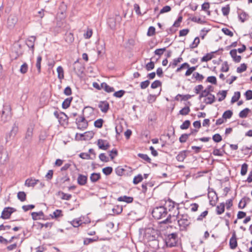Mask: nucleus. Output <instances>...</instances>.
I'll list each match as a JSON object with an SVG mask.
<instances>
[{
  "instance_id": "obj_54",
  "label": "nucleus",
  "mask_w": 252,
  "mask_h": 252,
  "mask_svg": "<svg viewBox=\"0 0 252 252\" xmlns=\"http://www.w3.org/2000/svg\"><path fill=\"white\" fill-rule=\"evenodd\" d=\"M206 82L210 83L212 84L216 85L217 84V78L214 76H211L207 77Z\"/></svg>"
},
{
  "instance_id": "obj_31",
  "label": "nucleus",
  "mask_w": 252,
  "mask_h": 252,
  "mask_svg": "<svg viewBox=\"0 0 252 252\" xmlns=\"http://www.w3.org/2000/svg\"><path fill=\"white\" fill-rule=\"evenodd\" d=\"M251 112V110L248 108H246L241 111L239 114V116L241 118H244L247 117L249 113Z\"/></svg>"
},
{
  "instance_id": "obj_21",
  "label": "nucleus",
  "mask_w": 252,
  "mask_h": 252,
  "mask_svg": "<svg viewBox=\"0 0 252 252\" xmlns=\"http://www.w3.org/2000/svg\"><path fill=\"white\" fill-rule=\"evenodd\" d=\"M229 246L231 249H235L236 248V236L235 232L233 233L232 237L230 240Z\"/></svg>"
},
{
  "instance_id": "obj_22",
  "label": "nucleus",
  "mask_w": 252,
  "mask_h": 252,
  "mask_svg": "<svg viewBox=\"0 0 252 252\" xmlns=\"http://www.w3.org/2000/svg\"><path fill=\"white\" fill-rule=\"evenodd\" d=\"M17 22V19L15 16H10L7 20L8 26L10 28L13 27Z\"/></svg>"
},
{
  "instance_id": "obj_6",
  "label": "nucleus",
  "mask_w": 252,
  "mask_h": 252,
  "mask_svg": "<svg viewBox=\"0 0 252 252\" xmlns=\"http://www.w3.org/2000/svg\"><path fill=\"white\" fill-rule=\"evenodd\" d=\"M12 114L11 112V108L10 105L5 104L3 105V109L2 111L1 117L3 118H5V120L4 122H5L8 120H9L11 117Z\"/></svg>"
},
{
  "instance_id": "obj_10",
  "label": "nucleus",
  "mask_w": 252,
  "mask_h": 252,
  "mask_svg": "<svg viewBox=\"0 0 252 252\" xmlns=\"http://www.w3.org/2000/svg\"><path fill=\"white\" fill-rule=\"evenodd\" d=\"M98 148L103 150H107L110 147L109 143L106 140L102 139H99L96 143Z\"/></svg>"
},
{
  "instance_id": "obj_24",
  "label": "nucleus",
  "mask_w": 252,
  "mask_h": 252,
  "mask_svg": "<svg viewBox=\"0 0 252 252\" xmlns=\"http://www.w3.org/2000/svg\"><path fill=\"white\" fill-rule=\"evenodd\" d=\"M90 180L92 183H95L101 178V175L99 173H93L90 176Z\"/></svg>"
},
{
  "instance_id": "obj_56",
  "label": "nucleus",
  "mask_w": 252,
  "mask_h": 252,
  "mask_svg": "<svg viewBox=\"0 0 252 252\" xmlns=\"http://www.w3.org/2000/svg\"><path fill=\"white\" fill-rule=\"evenodd\" d=\"M189 137V134L188 133H185L181 135V136L179 138V141L181 143H185Z\"/></svg>"
},
{
  "instance_id": "obj_62",
  "label": "nucleus",
  "mask_w": 252,
  "mask_h": 252,
  "mask_svg": "<svg viewBox=\"0 0 252 252\" xmlns=\"http://www.w3.org/2000/svg\"><path fill=\"white\" fill-rule=\"evenodd\" d=\"M28 69V64L27 63H25L21 66V67L20 69V71L21 73L25 74L27 72Z\"/></svg>"
},
{
  "instance_id": "obj_59",
  "label": "nucleus",
  "mask_w": 252,
  "mask_h": 252,
  "mask_svg": "<svg viewBox=\"0 0 252 252\" xmlns=\"http://www.w3.org/2000/svg\"><path fill=\"white\" fill-rule=\"evenodd\" d=\"M217 94H220L221 95V97L218 98L219 101H221L226 97L227 94V91L224 90L222 91H219Z\"/></svg>"
},
{
  "instance_id": "obj_41",
  "label": "nucleus",
  "mask_w": 252,
  "mask_h": 252,
  "mask_svg": "<svg viewBox=\"0 0 252 252\" xmlns=\"http://www.w3.org/2000/svg\"><path fill=\"white\" fill-rule=\"evenodd\" d=\"M198 66V65H196V66H192V67H190L189 66V67H187L188 68V69L185 73V76H189L190 75H191L192 73V72L196 69Z\"/></svg>"
},
{
  "instance_id": "obj_40",
  "label": "nucleus",
  "mask_w": 252,
  "mask_h": 252,
  "mask_svg": "<svg viewBox=\"0 0 252 252\" xmlns=\"http://www.w3.org/2000/svg\"><path fill=\"white\" fill-rule=\"evenodd\" d=\"M143 179V177H142V175L139 174L134 177L133 180V183L134 185H137L138 183L142 182Z\"/></svg>"
},
{
  "instance_id": "obj_33",
  "label": "nucleus",
  "mask_w": 252,
  "mask_h": 252,
  "mask_svg": "<svg viewBox=\"0 0 252 252\" xmlns=\"http://www.w3.org/2000/svg\"><path fill=\"white\" fill-rule=\"evenodd\" d=\"M65 40L68 43H72L74 41V36L71 32L66 33Z\"/></svg>"
},
{
  "instance_id": "obj_51",
  "label": "nucleus",
  "mask_w": 252,
  "mask_h": 252,
  "mask_svg": "<svg viewBox=\"0 0 252 252\" xmlns=\"http://www.w3.org/2000/svg\"><path fill=\"white\" fill-rule=\"evenodd\" d=\"M57 71L58 72L59 79H63L64 77L63 68L61 66H59L58 67V68L57 69Z\"/></svg>"
},
{
  "instance_id": "obj_11",
  "label": "nucleus",
  "mask_w": 252,
  "mask_h": 252,
  "mask_svg": "<svg viewBox=\"0 0 252 252\" xmlns=\"http://www.w3.org/2000/svg\"><path fill=\"white\" fill-rule=\"evenodd\" d=\"M208 197L209 199V203L212 206H215L217 200L218 199L217 195L215 191H209Z\"/></svg>"
},
{
  "instance_id": "obj_34",
  "label": "nucleus",
  "mask_w": 252,
  "mask_h": 252,
  "mask_svg": "<svg viewBox=\"0 0 252 252\" xmlns=\"http://www.w3.org/2000/svg\"><path fill=\"white\" fill-rule=\"evenodd\" d=\"M225 205L224 203H221L216 208L217 213L218 215H220L224 211Z\"/></svg>"
},
{
  "instance_id": "obj_32",
  "label": "nucleus",
  "mask_w": 252,
  "mask_h": 252,
  "mask_svg": "<svg viewBox=\"0 0 252 252\" xmlns=\"http://www.w3.org/2000/svg\"><path fill=\"white\" fill-rule=\"evenodd\" d=\"M108 24L112 30H115L116 27V20L114 18H109L108 21Z\"/></svg>"
},
{
  "instance_id": "obj_23",
  "label": "nucleus",
  "mask_w": 252,
  "mask_h": 252,
  "mask_svg": "<svg viewBox=\"0 0 252 252\" xmlns=\"http://www.w3.org/2000/svg\"><path fill=\"white\" fill-rule=\"evenodd\" d=\"M250 201L251 199L249 197H245L243 198L238 204V207L240 209H243L246 206L247 203Z\"/></svg>"
},
{
  "instance_id": "obj_15",
  "label": "nucleus",
  "mask_w": 252,
  "mask_h": 252,
  "mask_svg": "<svg viewBox=\"0 0 252 252\" xmlns=\"http://www.w3.org/2000/svg\"><path fill=\"white\" fill-rule=\"evenodd\" d=\"M68 117L67 115L64 112H60V116L58 119L59 123L61 125H64V124L68 123Z\"/></svg>"
},
{
  "instance_id": "obj_60",
  "label": "nucleus",
  "mask_w": 252,
  "mask_h": 252,
  "mask_svg": "<svg viewBox=\"0 0 252 252\" xmlns=\"http://www.w3.org/2000/svg\"><path fill=\"white\" fill-rule=\"evenodd\" d=\"M156 33V29L154 27L151 26L149 28L147 35L149 36H152Z\"/></svg>"
},
{
  "instance_id": "obj_19",
  "label": "nucleus",
  "mask_w": 252,
  "mask_h": 252,
  "mask_svg": "<svg viewBox=\"0 0 252 252\" xmlns=\"http://www.w3.org/2000/svg\"><path fill=\"white\" fill-rule=\"evenodd\" d=\"M67 9V6L64 2H62L59 6L58 14H61L62 15V17L64 16V14L65 13Z\"/></svg>"
},
{
  "instance_id": "obj_14",
  "label": "nucleus",
  "mask_w": 252,
  "mask_h": 252,
  "mask_svg": "<svg viewBox=\"0 0 252 252\" xmlns=\"http://www.w3.org/2000/svg\"><path fill=\"white\" fill-rule=\"evenodd\" d=\"M35 40V36H31L26 40V45L28 46L29 48L32 49V52L34 51V42Z\"/></svg>"
},
{
  "instance_id": "obj_9",
  "label": "nucleus",
  "mask_w": 252,
  "mask_h": 252,
  "mask_svg": "<svg viewBox=\"0 0 252 252\" xmlns=\"http://www.w3.org/2000/svg\"><path fill=\"white\" fill-rule=\"evenodd\" d=\"M8 152L3 146H0V163L2 164H5L8 160Z\"/></svg>"
},
{
  "instance_id": "obj_48",
  "label": "nucleus",
  "mask_w": 252,
  "mask_h": 252,
  "mask_svg": "<svg viewBox=\"0 0 252 252\" xmlns=\"http://www.w3.org/2000/svg\"><path fill=\"white\" fill-rule=\"evenodd\" d=\"M248 168V165L246 163H244L242 165L240 172L241 175L242 176H244L247 174Z\"/></svg>"
},
{
  "instance_id": "obj_27",
  "label": "nucleus",
  "mask_w": 252,
  "mask_h": 252,
  "mask_svg": "<svg viewBox=\"0 0 252 252\" xmlns=\"http://www.w3.org/2000/svg\"><path fill=\"white\" fill-rule=\"evenodd\" d=\"M101 88L103 89L107 93H111L114 92L115 90L113 87L109 86L106 83L103 82L101 84Z\"/></svg>"
},
{
  "instance_id": "obj_4",
  "label": "nucleus",
  "mask_w": 252,
  "mask_h": 252,
  "mask_svg": "<svg viewBox=\"0 0 252 252\" xmlns=\"http://www.w3.org/2000/svg\"><path fill=\"white\" fill-rule=\"evenodd\" d=\"M86 108L87 107H85L84 109L82 110V116H79L75 120V123L77 125V127L78 129L80 130H83L86 129L88 126V122L86 120L85 116L84 115V109Z\"/></svg>"
},
{
  "instance_id": "obj_8",
  "label": "nucleus",
  "mask_w": 252,
  "mask_h": 252,
  "mask_svg": "<svg viewBox=\"0 0 252 252\" xmlns=\"http://www.w3.org/2000/svg\"><path fill=\"white\" fill-rule=\"evenodd\" d=\"M16 211V210L12 207H5L2 211L0 218L4 220L8 219L10 218L11 214Z\"/></svg>"
},
{
  "instance_id": "obj_20",
  "label": "nucleus",
  "mask_w": 252,
  "mask_h": 252,
  "mask_svg": "<svg viewBox=\"0 0 252 252\" xmlns=\"http://www.w3.org/2000/svg\"><path fill=\"white\" fill-rule=\"evenodd\" d=\"M117 200L119 201H123L127 203H130L133 202V198L132 197L124 195L118 197Z\"/></svg>"
},
{
  "instance_id": "obj_7",
  "label": "nucleus",
  "mask_w": 252,
  "mask_h": 252,
  "mask_svg": "<svg viewBox=\"0 0 252 252\" xmlns=\"http://www.w3.org/2000/svg\"><path fill=\"white\" fill-rule=\"evenodd\" d=\"M189 219H182L181 220H176L177 221L178 226L179 227V230L180 231H187L188 227L191 224Z\"/></svg>"
},
{
  "instance_id": "obj_16",
  "label": "nucleus",
  "mask_w": 252,
  "mask_h": 252,
  "mask_svg": "<svg viewBox=\"0 0 252 252\" xmlns=\"http://www.w3.org/2000/svg\"><path fill=\"white\" fill-rule=\"evenodd\" d=\"M218 51H216L214 52H211L210 53L206 54V55L204 56L201 59V62H207L209 61H210L214 58V54L217 53Z\"/></svg>"
},
{
  "instance_id": "obj_39",
  "label": "nucleus",
  "mask_w": 252,
  "mask_h": 252,
  "mask_svg": "<svg viewBox=\"0 0 252 252\" xmlns=\"http://www.w3.org/2000/svg\"><path fill=\"white\" fill-rule=\"evenodd\" d=\"M17 197L21 201H25L26 200V193L24 191H19L17 193Z\"/></svg>"
},
{
  "instance_id": "obj_35",
  "label": "nucleus",
  "mask_w": 252,
  "mask_h": 252,
  "mask_svg": "<svg viewBox=\"0 0 252 252\" xmlns=\"http://www.w3.org/2000/svg\"><path fill=\"white\" fill-rule=\"evenodd\" d=\"M192 77L195 78L196 80L199 82H202L204 78V77L203 75L197 72H194L193 73Z\"/></svg>"
},
{
  "instance_id": "obj_45",
  "label": "nucleus",
  "mask_w": 252,
  "mask_h": 252,
  "mask_svg": "<svg viewBox=\"0 0 252 252\" xmlns=\"http://www.w3.org/2000/svg\"><path fill=\"white\" fill-rule=\"evenodd\" d=\"M138 157L141 158L142 159H143V160L146 161L148 163H151V159L149 157V156L146 155V154H141V153H139L138 155H137Z\"/></svg>"
},
{
  "instance_id": "obj_5",
  "label": "nucleus",
  "mask_w": 252,
  "mask_h": 252,
  "mask_svg": "<svg viewBox=\"0 0 252 252\" xmlns=\"http://www.w3.org/2000/svg\"><path fill=\"white\" fill-rule=\"evenodd\" d=\"M145 237L147 240L148 242L156 240L158 237V231L153 228L147 229L146 230Z\"/></svg>"
},
{
  "instance_id": "obj_47",
  "label": "nucleus",
  "mask_w": 252,
  "mask_h": 252,
  "mask_svg": "<svg viewBox=\"0 0 252 252\" xmlns=\"http://www.w3.org/2000/svg\"><path fill=\"white\" fill-rule=\"evenodd\" d=\"M102 172L105 175L108 176L110 175L113 172V168L112 167L108 166L102 169Z\"/></svg>"
},
{
  "instance_id": "obj_58",
  "label": "nucleus",
  "mask_w": 252,
  "mask_h": 252,
  "mask_svg": "<svg viewBox=\"0 0 252 252\" xmlns=\"http://www.w3.org/2000/svg\"><path fill=\"white\" fill-rule=\"evenodd\" d=\"M162 85V83L159 80H155V81H154L152 84H151V87L152 89H156L159 87H161Z\"/></svg>"
},
{
  "instance_id": "obj_46",
  "label": "nucleus",
  "mask_w": 252,
  "mask_h": 252,
  "mask_svg": "<svg viewBox=\"0 0 252 252\" xmlns=\"http://www.w3.org/2000/svg\"><path fill=\"white\" fill-rule=\"evenodd\" d=\"M42 61V57L38 56L37 58L36 67L37 68L38 73L39 74L41 72V62Z\"/></svg>"
},
{
  "instance_id": "obj_52",
  "label": "nucleus",
  "mask_w": 252,
  "mask_h": 252,
  "mask_svg": "<svg viewBox=\"0 0 252 252\" xmlns=\"http://www.w3.org/2000/svg\"><path fill=\"white\" fill-rule=\"evenodd\" d=\"M118 155V152L116 149H113L111 151H109V156H110L111 160H113L115 157L117 156Z\"/></svg>"
},
{
  "instance_id": "obj_36",
  "label": "nucleus",
  "mask_w": 252,
  "mask_h": 252,
  "mask_svg": "<svg viewBox=\"0 0 252 252\" xmlns=\"http://www.w3.org/2000/svg\"><path fill=\"white\" fill-rule=\"evenodd\" d=\"M190 111L189 106H186L180 110L179 114L182 115H187L189 114Z\"/></svg>"
},
{
  "instance_id": "obj_50",
  "label": "nucleus",
  "mask_w": 252,
  "mask_h": 252,
  "mask_svg": "<svg viewBox=\"0 0 252 252\" xmlns=\"http://www.w3.org/2000/svg\"><path fill=\"white\" fill-rule=\"evenodd\" d=\"M200 43V39L198 37H196L194 39L193 42L189 45L191 49H193L197 47Z\"/></svg>"
},
{
  "instance_id": "obj_49",
  "label": "nucleus",
  "mask_w": 252,
  "mask_h": 252,
  "mask_svg": "<svg viewBox=\"0 0 252 252\" xmlns=\"http://www.w3.org/2000/svg\"><path fill=\"white\" fill-rule=\"evenodd\" d=\"M233 115V112L231 110H228L225 111L222 114V117L223 119L226 120L230 119Z\"/></svg>"
},
{
  "instance_id": "obj_61",
  "label": "nucleus",
  "mask_w": 252,
  "mask_h": 252,
  "mask_svg": "<svg viewBox=\"0 0 252 252\" xmlns=\"http://www.w3.org/2000/svg\"><path fill=\"white\" fill-rule=\"evenodd\" d=\"M190 125V122L189 120H186L182 125L180 126V128L181 129H187Z\"/></svg>"
},
{
  "instance_id": "obj_29",
  "label": "nucleus",
  "mask_w": 252,
  "mask_h": 252,
  "mask_svg": "<svg viewBox=\"0 0 252 252\" xmlns=\"http://www.w3.org/2000/svg\"><path fill=\"white\" fill-rule=\"evenodd\" d=\"M148 243L149 246L154 250H157L159 249V241L158 239L148 242Z\"/></svg>"
},
{
  "instance_id": "obj_64",
  "label": "nucleus",
  "mask_w": 252,
  "mask_h": 252,
  "mask_svg": "<svg viewBox=\"0 0 252 252\" xmlns=\"http://www.w3.org/2000/svg\"><path fill=\"white\" fill-rule=\"evenodd\" d=\"M246 100H251L252 99V90H247L244 94Z\"/></svg>"
},
{
  "instance_id": "obj_1",
  "label": "nucleus",
  "mask_w": 252,
  "mask_h": 252,
  "mask_svg": "<svg viewBox=\"0 0 252 252\" xmlns=\"http://www.w3.org/2000/svg\"><path fill=\"white\" fill-rule=\"evenodd\" d=\"M190 219L189 215L187 214H180L179 211H178L177 214L175 215H173L172 216L171 214L168 215L166 219L164 220H163L160 221V223L163 224H168L171 223L173 222V221H175L176 220H181L182 219Z\"/></svg>"
},
{
  "instance_id": "obj_17",
  "label": "nucleus",
  "mask_w": 252,
  "mask_h": 252,
  "mask_svg": "<svg viewBox=\"0 0 252 252\" xmlns=\"http://www.w3.org/2000/svg\"><path fill=\"white\" fill-rule=\"evenodd\" d=\"M31 215L32 217V219L34 220L41 219V217H44V214L42 211H40L38 212H32L31 213ZM42 219L45 220V219H44L43 218H42Z\"/></svg>"
},
{
  "instance_id": "obj_43",
  "label": "nucleus",
  "mask_w": 252,
  "mask_h": 252,
  "mask_svg": "<svg viewBox=\"0 0 252 252\" xmlns=\"http://www.w3.org/2000/svg\"><path fill=\"white\" fill-rule=\"evenodd\" d=\"M62 211L61 210L57 209L54 212L53 215H51L52 218L57 219L60 217L63 216Z\"/></svg>"
},
{
  "instance_id": "obj_38",
  "label": "nucleus",
  "mask_w": 252,
  "mask_h": 252,
  "mask_svg": "<svg viewBox=\"0 0 252 252\" xmlns=\"http://www.w3.org/2000/svg\"><path fill=\"white\" fill-rule=\"evenodd\" d=\"M103 123L104 120L100 118L94 121V126L95 127L100 128L102 127Z\"/></svg>"
},
{
  "instance_id": "obj_57",
  "label": "nucleus",
  "mask_w": 252,
  "mask_h": 252,
  "mask_svg": "<svg viewBox=\"0 0 252 252\" xmlns=\"http://www.w3.org/2000/svg\"><path fill=\"white\" fill-rule=\"evenodd\" d=\"M247 68V64L245 63H241L240 66L237 67V73H242L246 71Z\"/></svg>"
},
{
  "instance_id": "obj_55",
  "label": "nucleus",
  "mask_w": 252,
  "mask_h": 252,
  "mask_svg": "<svg viewBox=\"0 0 252 252\" xmlns=\"http://www.w3.org/2000/svg\"><path fill=\"white\" fill-rule=\"evenodd\" d=\"M126 93V91L123 90H121L115 92L113 94V96L117 98H121Z\"/></svg>"
},
{
  "instance_id": "obj_37",
  "label": "nucleus",
  "mask_w": 252,
  "mask_h": 252,
  "mask_svg": "<svg viewBox=\"0 0 252 252\" xmlns=\"http://www.w3.org/2000/svg\"><path fill=\"white\" fill-rule=\"evenodd\" d=\"M18 131V127L16 126L15 124H14L12 129L11 130L9 134V138L12 136H15L16 134H17V132Z\"/></svg>"
},
{
  "instance_id": "obj_26",
  "label": "nucleus",
  "mask_w": 252,
  "mask_h": 252,
  "mask_svg": "<svg viewBox=\"0 0 252 252\" xmlns=\"http://www.w3.org/2000/svg\"><path fill=\"white\" fill-rule=\"evenodd\" d=\"M215 101V96L214 94H210L209 95L205 98L204 102L206 104H211L213 103Z\"/></svg>"
},
{
  "instance_id": "obj_63",
  "label": "nucleus",
  "mask_w": 252,
  "mask_h": 252,
  "mask_svg": "<svg viewBox=\"0 0 252 252\" xmlns=\"http://www.w3.org/2000/svg\"><path fill=\"white\" fill-rule=\"evenodd\" d=\"M212 139L213 141L216 143H219L222 140V137L219 133L214 134L212 137Z\"/></svg>"
},
{
  "instance_id": "obj_12",
  "label": "nucleus",
  "mask_w": 252,
  "mask_h": 252,
  "mask_svg": "<svg viewBox=\"0 0 252 252\" xmlns=\"http://www.w3.org/2000/svg\"><path fill=\"white\" fill-rule=\"evenodd\" d=\"M98 107L100 108L102 112L106 113L110 108L109 103L106 101H100L98 105Z\"/></svg>"
},
{
  "instance_id": "obj_28",
  "label": "nucleus",
  "mask_w": 252,
  "mask_h": 252,
  "mask_svg": "<svg viewBox=\"0 0 252 252\" xmlns=\"http://www.w3.org/2000/svg\"><path fill=\"white\" fill-rule=\"evenodd\" d=\"M72 97H68L65 99L62 105V108L63 109L68 108L70 106L71 102L72 101Z\"/></svg>"
},
{
  "instance_id": "obj_30",
  "label": "nucleus",
  "mask_w": 252,
  "mask_h": 252,
  "mask_svg": "<svg viewBox=\"0 0 252 252\" xmlns=\"http://www.w3.org/2000/svg\"><path fill=\"white\" fill-rule=\"evenodd\" d=\"M175 204L176 203L170 198L165 202V205H167L169 211H171L175 208Z\"/></svg>"
},
{
  "instance_id": "obj_18",
  "label": "nucleus",
  "mask_w": 252,
  "mask_h": 252,
  "mask_svg": "<svg viewBox=\"0 0 252 252\" xmlns=\"http://www.w3.org/2000/svg\"><path fill=\"white\" fill-rule=\"evenodd\" d=\"M188 151L187 150H184L181 152H180L178 155L176 156V159L180 162H183L184 161V159L186 158L187 157V155L186 153Z\"/></svg>"
},
{
  "instance_id": "obj_3",
  "label": "nucleus",
  "mask_w": 252,
  "mask_h": 252,
  "mask_svg": "<svg viewBox=\"0 0 252 252\" xmlns=\"http://www.w3.org/2000/svg\"><path fill=\"white\" fill-rule=\"evenodd\" d=\"M178 242L177 233H172L165 237L164 242L167 247L172 248L177 245Z\"/></svg>"
},
{
  "instance_id": "obj_25",
  "label": "nucleus",
  "mask_w": 252,
  "mask_h": 252,
  "mask_svg": "<svg viewBox=\"0 0 252 252\" xmlns=\"http://www.w3.org/2000/svg\"><path fill=\"white\" fill-rule=\"evenodd\" d=\"M238 18L242 23H244L249 19V15L245 12H242L238 13Z\"/></svg>"
},
{
  "instance_id": "obj_53",
  "label": "nucleus",
  "mask_w": 252,
  "mask_h": 252,
  "mask_svg": "<svg viewBox=\"0 0 252 252\" xmlns=\"http://www.w3.org/2000/svg\"><path fill=\"white\" fill-rule=\"evenodd\" d=\"M25 185L28 187H34L35 184L34 182V180L32 178H28L26 180Z\"/></svg>"
},
{
  "instance_id": "obj_13",
  "label": "nucleus",
  "mask_w": 252,
  "mask_h": 252,
  "mask_svg": "<svg viewBox=\"0 0 252 252\" xmlns=\"http://www.w3.org/2000/svg\"><path fill=\"white\" fill-rule=\"evenodd\" d=\"M88 177L86 175L79 174L77 178V183L80 186L85 185L87 182Z\"/></svg>"
},
{
  "instance_id": "obj_2",
  "label": "nucleus",
  "mask_w": 252,
  "mask_h": 252,
  "mask_svg": "<svg viewBox=\"0 0 252 252\" xmlns=\"http://www.w3.org/2000/svg\"><path fill=\"white\" fill-rule=\"evenodd\" d=\"M167 209L166 207L163 206L156 207L152 211V216L157 220H160L165 218L168 216Z\"/></svg>"
},
{
  "instance_id": "obj_44",
  "label": "nucleus",
  "mask_w": 252,
  "mask_h": 252,
  "mask_svg": "<svg viewBox=\"0 0 252 252\" xmlns=\"http://www.w3.org/2000/svg\"><path fill=\"white\" fill-rule=\"evenodd\" d=\"M115 171L117 175L121 176L124 174L126 170L121 166H118L115 168Z\"/></svg>"
},
{
  "instance_id": "obj_42",
  "label": "nucleus",
  "mask_w": 252,
  "mask_h": 252,
  "mask_svg": "<svg viewBox=\"0 0 252 252\" xmlns=\"http://www.w3.org/2000/svg\"><path fill=\"white\" fill-rule=\"evenodd\" d=\"M113 212L117 215L121 214L123 211V207L122 206L116 205L112 209Z\"/></svg>"
}]
</instances>
